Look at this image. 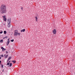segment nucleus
<instances>
[{
    "instance_id": "15",
    "label": "nucleus",
    "mask_w": 75,
    "mask_h": 75,
    "mask_svg": "<svg viewBox=\"0 0 75 75\" xmlns=\"http://www.w3.org/2000/svg\"><path fill=\"white\" fill-rule=\"evenodd\" d=\"M0 34H2L3 33V31L0 30Z\"/></svg>"
},
{
    "instance_id": "2",
    "label": "nucleus",
    "mask_w": 75,
    "mask_h": 75,
    "mask_svg": "<svg viewBox=\"0 0 75 75\" xmlns=\"http://www.w3.org/2000/svg\"><path fill=\"white\" fill-rule=\"evenodd\" d=\"M16 31L17 30H15V33H14V35H20V34H21V33H18Z\"/></svg>"
},
{
    "instance_id": "17",
    "label": "nucleus",
    "mask_w": 75,
    "mask_h": 75,
    "mask_svg": "<svg viewBox=\"0 0 75 75\" xmlns=\"http://www.w3.org/2000/svg\"><path fill=\"white\" fill-rule=\"evenodd\" d=\"M6 50V49L4 48V49L2 50V51H3V52H4V51H5Z\"/></svg>"
},
{
    "instance_id": "16",
    "label": "nucleus",
    "mask_w": 75,
    "mask_h": 75,
    "mask_svg": "<svg viewBox=\"0 0 75 75\" xmlns=\"http://www.w3.org/2000/svg\"><path fill=\"white\" fill-rule=\"evenodd\" d=\"M8 54L6 55L5 57V58H7V57H8Z\"/></svg>"
},
{
    "instance_id": "9",
    "label": "nucleus",
    "mask_w": 75,
    "mask_h": 75,
    "mask_svg": "<svg viewBox=\"0 0 75 75\" xmlns=\"http://www.w3.org/2000/svg\"><path fill=\"white\" fill-rule=\"evenodd\" d=\"M0 42H1L2 43H3V40H0Z\"/></svg>"
},
{
    "instance_id": "7",
    "label": "nucleus",
    "mask_w": 75,
    "mask_h": 75,
    "mask_svg": "<svg viewBox=\"0 0 75 75\" xmlns=\"http://www.w3.org/2000/svg\"><path fill=\"white\" fill-rule=\"evenodd\" d=\"M11 26V25L10 24V23H8V27L9 28H10Z\"/></svg>"
},
{
    "instance_id": "3",
    "label": "nucleus",
    "mask_w": 75,
    "mask_h": 75,
    "mask_svg": "<svg viewBox=\"0 0 75 75\" xmlns=\"http://www.w3.org/2000/svg\"><path fill=\"white\" fill-rule=\"evenodd\" d=\"M2 17L3 18L4 21H6L7 20L6 19V16H3Z\"/></svg>"
},
{
    "instance_id": "19",
    "label": "nucleus",
    "mask_w": 75,
    "mask_h": 75,
    "mask_svg": "<svg viewBox=\"0 0 75 75\" xmlns=\"http://www.w3.org/2000/svg\"><path fill=\"white\" fill-rule=\"evenodd\" d=\"M1 49H2V50H3L4 48H3V47H1Z\"/></svg>"
},
{
    "instance_id": "26",
    "label": "nucleus",
    "mask_w": 75,
    "mask_h": 75,
    "mask_svg": "<svg viewBox=\"0 0 75 75\" xmlns=\"http://www.w3.org/2000/svg\"><path fill=\"white\" fill-rule=\"evenodd\" d=\"M1 61H0V65L1 64Z\"/></svg>"
},
{
    "instance_id": "20",
    "label": "nucleus",
    "mask_w": 75,
    "mask_h": 75,
    "mask_svg": "<svg viewBox=\"0 0 75 75\" xmlns=\"http://www.w3.org/2000/svg\"><path fill=\"white\" fill-rule=\"evenodd\" d=\"M7 65H10V63H7Z\"/></svg>"
},
{
    "instance_id": "23",
    "label": "nucleus",
    "mask_w": 75,
    "mask_h": 75,
    "mask_svg": "<svg viewBox=\"0 0 75 75\" xmlns=\"http://www.w3.org/2000/svg\"><path fill=\"white\" fill-rule=\"evenodd\" d=\"M1 57H3V54H2V55H1Z\"/></svg>"
},
{
    "instance_id": "11",
    "label": "nucleus",
    "mask_w": 75,
    "mask_h": 75,
    "mask_svg": "<svg viewBox=\"0 0 75 75\" xmlns=\"http://www.w3.org/2000/svg\"><path fill=\"white\" fill-rule=\"evenodd\" d=\"M12 66V63H10L9 65V67H11Z\"/></svg>"
},
{
    "instance_id": "25",
    "label": "nucleus",
    "mask_w": 75,
    "mask_h": 75,
    "mask_svg": "<svg viewBox=\"0 0 75 75\" xmlns=\"http://www.w3.org/2000/svg\"><path fill=\"white\" fill-rule=\"evenodd\" d=\"M6 54H7L8 53V52L6 51Z\"/></svg>"
},
{
    "instance_id": "12",
    "label": "nucleus",
    "mask_w": 75,
    "mask_h": 75,
    "mask_svg": "<svg viewBox=\"0 0 75 75\" xmlns=\"http://www.w3.org/2000/svg\"><path fill=\"white\" fill-rule=\"evenodd\" d=\"M4 34H6V33H7V32H6V31H4Z\"/></svg>"
},
{
    "instance_id": "6",
    "label": "nucleus",
    "mask_w": 75,
    "mask_h": 75,
    "mask_svg": "<svg viewBox=\"0 0 75 75\" xmlns=\"http://www.w3.org/2000/svg\"><path fill=\"white\" fill-rule=\"evenodd\" d=\"M8 24L10 23V20L8 19L7 21Z\"/></svg>"
},
{
    "instance_id": "21",
    "label": "nucleus",
    "mask_w": 75,
    "mask_h": 75,
    "mask_svg": "<svg viewBox=\"0 0 75 75\" xmlns=\"http://www.w3.org/2000/svg\"><path fill=\"white\" fill-rule=\"evenodd\" d=\"M1 67L2 68H3V65L2 64V65H1Z\"/></svg>"
},
{
    "instance_id": "13",
    "label": "nucleus",
    "mask_w": 75,
    "mask_h": 75,
    "mask_svg": "<svg viewBox=\"0 0 75 75\" xmlns=\"http://www.w3.org/2000/svg\"><path fill=\"white\" fill-rule=\"evenodd\" d=\"M11 58H12V57H9V58H8V59L10 60V59H11Z\"/></svg>"
},
{
    "instance_id": "22",
    "label": "nucleus",
    "mask_w": 75,
    "mask_h": 75,
    "mask_svg": "<svg viewBox=\"0 0 75 75\" xmlns=\"http://www.w3.org/2000/svg\"><path fill=\"white\" fill-rule=\"evenodd\" d=\"M10 61V60H9V59H8L7 60V62H8V61Z\"/></svg>"
},
{
    "instance_id": "18",
    "label": "nucleus",
    "mask_w": 75,
    "mask_h": 75,
    "mask_svg": "<svg viewBox=\"0 0 75 75\" xmlns=\"http://www.w3.org/2000/svg\"><path fill=\"white\" fill-rule=\"evenodd\" d=\"M11 42H13V41H14V40H11Z\"/></svg>"
},
{
    "instance_id": "24",
    "label": "nucleus",
    "mask_w": 75,
    "mask_h": 75,
    "mask_svg": "<svg viewBox=\"0 0 75 75\" xmlns=\"http://www.w3.org/2000/svg\"><path fill=\"white\" fill-rule=\"evenodd\" d=\"M21 10H23V7H21Z\"/></svg>"
},
{
    "instance_id": "8",
    "label": "nucleus",
    "mask_w": 75,
    "mask_h": 75,
    "mask_svg": "<svg viewBox=\"0 0 75 75\" xmlns=\"http://www.w3.org/2000/svg\"><path fill=\"white\" fill-rule=\"evenodd\" d=\"M25 29H23L21 30V32H24L25 31Z\"/></svg>"
},
{
    "instance_id": "14",
    "label": "nucleus",
    "mask_w": 75,
    "mask_h": 75,
    "mask_svg": "<svg viewBox=\"0 0 75 75\" xmlns=\"http://www.w3.org/2000/svg\"><path fill=\"white\" fill-rule=\"evenodd\" d=\"M35 18H36V21H38L37 20H38V18H37V17H36Z\"/></svg>"
},
{
    "instance_id": "4",
    "label": "nucleus",
    "mask_w": 75,
    "mask_h": 75,
    "mask_svg": "<svg viewBox=\"0 0 75 75\" xmlns=\"http://www.w3.org/2000/svg\"><path fill=\"white\" fill-rule=\"evenodd\" d=\"M53 33L54 34H56V33H57V32L55 29H54V30H53Z\"/></svg>"
},
{
    "instance_id": "29",
    "label": "nucleus",
    "mask_w": 75,
    "mask_h": 75,
    "mask_svg": "<svg viewBox=\"0 0 75 75\" xmlns=\"http://www.w3.org/2000/svg\"><path fill=\"white\" fill-rule=\"evenodd\" d=\"M3 71H4V70H3Z\"/></svg>"
},
{
    "instance_id": "1",
    "label": "nucleus",
    "mask_w": 75,
    "mask_h": 75,
    "mask_svg": "<svg viewBox=\"0 0 75 75\" xmlns=\"http://www.w3.org/2000/svg\"><path fill=\"white\" fill-rule=\"evenodd\" d=\"M6 6L4 5H2L1 6V10L2 11V13L3 14V13H6Z\"/></svg>"
},
{
    "instance_id": "10",
    "label": "nucleus",
    "mask_w": 75,
    "mask_h": 75,
    "mask_svg": "<svg viewBox=\"0 0 75 75\" xmlns=\"http://www.w3.org/2000/svg\"><path fill=\"white\" fill-rule=\"evenodd\" d=\"M12 62H13L14 64V63H16V61L15 60H13L12 61Z\"/></svg>"
},
{
    "instance_id": "27",
    "label": "nucleus",
    "mask_w": 75,
    "mask_h": 75,
    "mask_svg": "<svg viewBox=\"0 0 75 75\" xmlns=\"http://www.w3.org/2000/svg\"><path fill=\"white\" fill-rule=\"evenodd\" d=\"M11 61H10L9 62H10Z\"/></svg>"
},
{
    "instance_id": "5",
    "label": "nucleus",
    "mask_w": 75,
    "mask_h": 75,
    "mask_svg": "<svg viewBox=\"0 0 75 75\" xmlns=\"http://www.w3.org/2000/svg\"><path fill=\"white\" fill-rule=\"evenodd\" d=\"M10 38H9L8 40V41L7 42V45H8V44H9V43H10V40L9 39Z\"/></svg>"
},
{
    "instance_id": "28",
    "label": "nucleus",
    "mask_w": 75,
    "mask_h": 75,
    "mask_svg": "<svg viewBox=\"0 0 75 75\" xmlns=\"http://www.w3.org/2000/svg\"><path fill=\"white\" fill-rule=\"evenodd\" d=\"M1 59V57H0V59Z\"/></svg>"
},
{
    "instance_id": "30",
    "label": "nucleus",
    "mask_w": 75,
    "mask_h": 75,
    "mask_svg": "<svg viewBox=\"0 0 75 75\" xmlns=\"http://www.w3.org/2000/svg\"><path fill=\"white\" fill-rule=\"evenodd\" d=\"M4 25H5V24H4Z\"/></svg>"
}]
</instances>
